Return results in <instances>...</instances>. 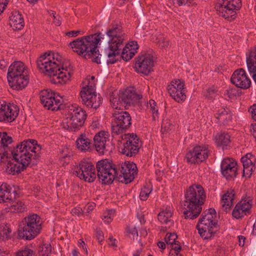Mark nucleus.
<instances>
[{
  "label": "nucleus",
  "mask_w": 256,
  "mask_h": 256,
  "mask_svg": "<svg viewBox=\"0 0 256 256\" xmlns=\"http://www.w3.org/2000/svg\"><path fill=\"white\" fill-rule=\"evenodd\" d=\"M106 34L109 38L108 46L104 49V54L107 56V63L114 64L118 60L121 54L122 58L127 62L132 59L138 48L137 42L132 41L126 44V34L120 24L111 26L107 30Z\"/></svg>",
  "instance_id": "f257e3e1"
},
{
  "label": "nucleus",
  "mask_w": 256,
  "mask_h": 256,
  "mask_svg": "<svg viewBox=\"0 0 256 256\" xmlns=\"http://www.w3.org/2000/svg\"><path fill=\"white\" fill-rule=\"evenodd\" d=\"M36 64L44 73L53 77L55 84H66L70 80L73 72V67L70 62L63 60L58 53L46 52L39 57Z\"/></svg>",
  "instance_id": "f03ea898"
},
{
  "label": "nucleus",
  "mask_w": 256,
  "mask_h": 256,
  "mask_svg": "<svg viewBox=\"0 0 256 256\" xmlns=\"http://www.w3.org/2000/svg\"><path fill=\"white\" fill-rule=\"evenodd\" d=\"M104 35L101 32H97L89 36H82L70 42L68 46L74 52L79 55L92 56L93 62L100 64V58L99 56L98 44H100Z\"/></svg>",
  "instance_id": "7ed1b4c3"
},
{
  "label": "nucleus",
  "mask_w": 256,
  "mask_h": 256,
  "mask_svg": "<svg viewBox=\"0 0 256 256\" xmlns=\"http://www.w3.org/2000/svg\"><path fill=\"white\" fill-rule=\"evenodd\" d=\"M206 194L203 187L198 184L190 186L185 194L184 202V214L186 218L190 220L196 218L202 210Z\"/></svg>",
  "instance_id": "20e7f679"
},
{
  "label": "nucleus",
  "mask_w": 256,
  "mask_h": 256,
  "mask_svg": "<svg viewBox=\"0 0 256 256\" xmlns=\"http://www.w3.org/2000/svg\"><path fill=\"white\" fill-rule=\"evenodd\" d=\"M42 150V146L34 139L24 140L14 148L11 151L14 159L20 162L24 166H27L32 160L39 156Z\"/></svg>",
  "instance_id": "39448f33"
},
{
  "label": "nucleus",
  "mask_w": 256,
  "mask_h": 256,
  "mask_svg": "<svg viewBox=\"0 0 256 256\" xmlns=\"http://www.w3.org/2000/svg\"><path fill=\"white\" fill-rule=\"evenodd\" d=\"M216 212L210 208L204 212L198 222L196 228L198 234L204 240H210L217 230Z\"/></svg>",
  "instance_id": "423d86ee"
},
{
  "label": "nucleus",
  "mask_w": 256,
  "mask_h": 256,
  "mask_svg": "<svg viewBox=\"0 0 256 256\" xmlns=\"http://www.w3.org/2000/svg\"><path fill=\"white\" fill-rule=\"evenodd\" d=\"M42 227L40 217L36 214H29L22 221L21 234L23 238L31 240L40 234Z\"/></svg>",
  "instance_id": "0eeeda50"
},
{
  "label": "nucleus",
  "mask_w": 256,
  "mask_h": 256,
  "mask_svg": "<svg viewBox=\"0 0 256 256\" xmlns=\"http://www.w3.org/2000/svg\"><path fill=\"white\" fill-rule=\"evenodd\" d=\"M242 5L240 0H217L215 8L220 16L232 20L236 18V11Z\"/></svg>",
  "instance_id": "6e6552de"
},
{
  "label": "nucleus",
  "mask_w": 256,
  "mask_h": 256,
  "mask_svg": "<svg viewBox=\"0 0 256 256\" xmlns=\"http://www.w3.org/2000/svg\"><path fill=\"white\" fill-rule=\"evenodd\" d=\"M98 176L102 184H112L116 177L118 176V171L112 164L108 160H102L96 164Z\"/></svg>",
  "instance_id": "1a4fd4ad"
},
{
  "label": "nucleus",
  "mask_w": 256,
  "mask_h": 256,
  "mask_svg": "<svg viewBox=\"0 0 256 256\" xmlns=\"http://www.w3.org/2000/svg\"><path fill=\"white\" fill-rule=\"evenodd\" d=\"M122 141V148L121 152L128 156L136 154L142 146V141L134 133H128L121 136Z\"/></svg>",
  "instance_id": "9d476101"
},
{
  "label": "nucleus",
  "mask_w": 256,
  "mask_h": 256,
  "mask_svg": "<svg viewBox=\"0 0 256 256\" xmlns=\"http://www.w3.org/2000/svg\"><path fill=\"white\" fill-rule=\"evenodd\" d=\"M210 150L207 146L196 145L192 148L188 150L184 160L190 164H199L204 162L208 157Z\"/></svg>",
  "instance_id": "9b49d317"
},
{
  "label": "nucleus",
  "mask_w": 256,
  "mask_h": 256,
  "mask_svg": "<svg viewBox=\"0 0 256 256\" xmlns=\"http://www.w3.org/2000/svg\"><path fill=\"white\" fill-rule=\"evenodd\" d=\"M80 95L82 103L88 108H97L102 102L101 98L96 94L94 82L84 86Z\"/></svg>",
  "instance_id": "f8f14e48"
},
{
  "label": "nucleus",
  "mask_w": 256,
  "mask_h": 256,
  "mask_svg": "<svg viewBox=\"0 0 256 256\" xmlns=\"http://www.w3.org/2000/svg\"><path fill=\"white\" fill-rule=\"evenodd\" d=\"M72 173L80 180L88 182H93L96 178L94 165L87 162H81L78 164L76 165Z\"/></svg>",
  "instance_id": "ddd939ff"
},
{
  "label": "nucleus",
  "mask_w": 256,
  "mask_h": 256,
  "mask_svg": "<svg viewBox=\"0 0 256 256\" xmlns=\"http://www.w3.org/2000/svg\"><path fill=\"white\" fill-rule=\"evenodd\" d=\"M114 121L112 128L113 133L119 134L122 133L131 125V116L130 114L126 111L114 112Z\"/></svg>",
  "instance_id": "4468645a"
},
{
  "label": "nucleus",
  "mask_w": 256,
  "mask_h": 256,
  "mask_svg": "<svg viewBox=\"0 0 256 256\" xmlns=\"http://www.w3.org/2000/svg\"><path fill=\"white\" fill-rule=\"evenodd\" d=\"M184 82L180 79L172 80L167 86L170 96L176 102H182L186 99V88Z\"/></svg>",
  "instance_id": "2eb2a0df"
},
{
  "label": "nucleus",
  "mask_w": 256,
  "mask_h": 256,
  "mask_svg": "<svg viewBox=\"0 0 256 256\" xmlns=\"http://www.w3.org/2000/svg\"><path fill=\"white\" fill-rule=\"evenodd\" d=\"M118 170L120 181L125 184L132 182L137 175L138 171L136 164L130 162H125L120 164Z\"/></svg>",
  "instance_id": "dca6fc26"
},
{
  "label": "nucleus",
  "mask_w": 256,
  "mask_h": 256,
  "mask_svg": "<svg viewBox=\"0 0 256 256\" xmlns=\"http://www.w3.org/2000/svg\"><path fill=\"white\" fill-rule=\"evenodd\" d=\"M154 66L153 56L146 54L140 55L136 58L134 68L137 72L148 75L152 70Z\"/></svg>",
  "instance_id": "f3484780"
},
{
  "label": "nucleus",
  "mask_w": 256,
  "mask_h": 256,
  "mask_svg": "<svg viewBox=\"0 0 256 256\" xmlns=\"http://www.w3.org/2000/svg\"><path fill=\"white\" fill-rule=\"evenodd\" d=\"M252 200L250 197L242 198L238 202L232 211V216L236 219H242L251 214Z\"/></svg>",
  "instance_id": "a211bd4d"
},
{
  "label": "nucleus",
  "mask_w": 256,
  "mask_h": 256,
  "mask_svg": "<svg viewBox=\"0 0 256 256\" xmlns=\"http://www.w3.org/2000/svg\"><path fill=\"white\" fill-rule=\"evenodd\" d=\"M18 114V109L16 106L0 102V122H12Z\"/></svg>",
  "instance_id": "6ab92c4d"
},
{
  "label": "nucleus",
  "mask_w": 256,
  "mask_h": 256,
  "mask_svg": "<svg viewBox=\"0 0 256 256\" xmlns=\"http://www.w3.org/2000/svg\"><path fill=\"white\" fill-rule=\"evenodd\" d=\"M230 79L234 84L242 89L249 88L251 84V80L243 68L236 70Z\"/></svg>",
  "instance_id": "aec40b11"
},
{
  "label": "nucleus",
  "mask_w": 256,
  "mask_h": 256,
  "mask_svg": "<svg viewBox=\"0 0 256 256\" xmlns=\"http://www.w3.org/2000/svg\"><path fill=\"white\" fill-rule=\"evenodd\" d=\"M238 164L232 158H224L220 164L221 172L226 179L234 178L236 176Z\"/></svg>",
  "instance_id": "412c9836"
},
{
  "label": "nucleus",
  "mask_w": 256,
  "mask_h": 256,
  "mask_svg": "<svg viewBox=\"0 0 256 256\" xmlns=\"http://www.w3.org/2000/svg\"><path fill=\"white\" fill-rule=\"evenodd\" d=\"M244 170L243 176L250 178L256 169V158L250 153L246 154L241 158Z\"/></svg>",
  "instance_id": "4be33fe9"
},
{
  "label": "nucleus",
  "mask_w": 256,
  "mask_h": 256,
  "mask_svg": "<svg viewBox=\"0 0 256 256\" xmlns=\"http://www.w3.org/2000/svg\"><path fill=\"white\" fill-rule=\"evenodd\" d=\"M121 94L122 102H124L126 107L138 104L142 98V96L137 94L131 88H127L124 91H120Z\"/></svg>",
  "instance_id": "5701e85b"
},
{
  "label": "nucleus",
  "mask_w": 256,
  "mask_h": 256,
  "mask_svg": "<svg viewBox=\"0 0 256 256\" xmlns=\"http://www.w3.org/2000/svg\"><path fill=\"white\" fill-rule=\"evenodd\" d=\"M214 117L217 123L224 126L232 122V113L229 108L222 106L216 110Z\"/></svg>",
  "instance_id": "b1692460"
},
{
  "label": "nucleus",
  "mask_w": 256,
  "mask_h": 256,
  "mask_svg": "<svg viewBox=\"0 0 256 256\" xmlns=\"http://www.w3.org/2000/svg\"><path fill=\"white\" fill-rule=\"evenodd\" d=\"M28 70L24 64L22 62H15L10 66L8 72V79L14 78L22 74H28Z\"/></svg>",
  "instance_id": "393cba45"
},
{
  "label": "nucleus",
  "mask_w": 256,
  "mask_h": 256,
  "mask_svg": "<svg viewBox=\"0 0 256 256\" xmlns=\"http://www.w3.org/2000/svg\"><path fill=\"white\" fill-rule=\"evenodd\" d=\"M174 214V208L172 206H167L158 215L160 222L166 224L168 228L174 226V222L172 220Z\"/></svg>",
  "instance_id": "a878e982"
},
{
  "label": "nucleus",
  "mask_w": 256,
  "mask_h": 256,
  "mask_svg": "<svg viewBox=\"0 0 256 256\" xmlns=\"http://www.w3.org/2000/svg\"><path fill=\"white\" fill-rule=\"evenodd\" d=\"M108 138V134L102 131L96 134L94 138V144L98 152L104 154L106 148V141Z\"/></svg>",
  "instance_id": "bb28decb"
},
{
  "label": "nucleus",
  "mask_w": 256,
  "mask_h": 256,
  "mask_svg": "<svg viewBox=\"0 0 256 256\" xmlns=\"http://www.w3.org/2000/svg\"><path fill=\"white\" fill-rule=\"evenodd\" d=\"M67 114L82 124H84L86 118V112L79 106H72L66 110Z\"/></svg>",
  "instance_id": "cd10ccee"
},
{
  "label": "nucleus",
  "mask_w": 256,
  "mask_h": 256,
  "mask_svg": "<svg viewBox=\"0 0 256 256\" xmlns=\"http://www.w3.org/2000/svg\"><path fill=\"white\" fill-rule=\"evenodd\" d=\"M246 64L248 70L256 84V46L246 54Z\"/></svg>",
  "instance_id": "c85d7f7f"
},
{
  "label": "nucleus",
  "mask_w": 256,
  "mask_h": 256,
  "mask_svg": "<svg viewBox=\"0 0 256 256\" xmlns=\"http://www.w3.org/2000/svg\"><path fill=\"white\" fill-rule=\"evenodd\" d=\"M76 142L77 149L82 152H88L91 150L92 140L86 134L80 135Z\"/></svg>",
  "instance_id": "c756f323"
},
{
  "label": "nucleus",
  "mask_w": 256,
  "mask_h": 256,
  "mask_svg": "<svg viewBox=\"0 0 256 256\" xmlns=\"http://www.w3.org/2000/svg\"><path fill=\"white\" fill-rule=\"evenodd\" d=\"M234 196V190L230 188L222 196L220 205L224 211L228 212L230 210L233 204Z\"/></svg>",
  "instance_id": "7c9ffc66"
},
{
  "label": "nucleus",
  "mask_w": 256,
  "mask_h": 256,
  "mask_svg": "<svg viewBox=\"0 0 256 256\" xmlns=\"http://www.w3.org/2000/svg\"><path fill=\"white\" fill-rule=\"evenodd\" d=\"M10 80L9 82H12V87L18 90L24 88L28 83V74H22Z\"/></svg>",
  "instance_id": "2f4dec72"
},
{
  "label": "nucleus",
  "mask_w": 256,
  "mask_h": 256,
  "mask_svg": "<svg viewBox=\"0 0 256 256\" xmlns=\"http://www.w3.org/2000/svg\"><path fill=\"white\" fill-rule=\"evenodd\" d=\"M10 25L14 30H20L24 26V20L22 15L18 12L12 13L10 16Z\"/></svg>",
  "instance_id": "473e14b6"
},
{
  "label": "nucleus",
  "mask_w": 256,
  "mask_h": 256,
  "mask_svg": "<svg viewBox=\"0 0 256 256\" xmlns=\"http://www.w3.org/2000/svg\"><path fill=\"white\" fill-rule=\"evenodd\" d=\"M66 118L64 120L62 128L70 132H76L79 130L83 126L81 123L76 122L70 116L66 114Z\"/></svg>",
  "instance_id": "72a5a7b5"
},
{
  "label": "nucleus",
  "mask_w": 256,
  "mask_h": 256,
  "mask_svg": "<svg viewBox=\"0 0 256 256\" xmlns=\"http://www.w3.org/2000/svg\"><path fill=\"white\" fill-rule=\"evenodd\" d=\"M12 142L11 136L6 132H0V162L6 154V148Z\"/></svg>",
  "instance_id": "f704fd0d"
},
{
  "label": "nucleus",
  "mask_w": 256,
  "mask_h": 256,
  "mask_svg": "<svg viewBox=\"0 0 256 256\" xmlns=\"http://www.w3.org/2000/svg\"><path fill=\"white\" fill-rule=\"evenodd\" d=\"M55 92L51 90H44L40 93V99L42 105L49 110L50 102L54 100Z\"/></svg>",
  "instance_id": "c9c22d12"
},
{
  "label": "nucleus",
  "mask_w": 256,
  "mask_h": 256,
  "mask_svg": "<svg viewBox=\"0 0 256 256\" xmlns=\"http://www.w3.org/2000/svg\"><path fill=\"white\" fill-rule=\"evenodd\" d=\"M110 102L112 106L114 109H122L126 107L124 102H122L120 92L118 93L116 91L112 92L110 95Z\"/></svg>",
  "instance_id": "e433bc0d"
},
{
  "label": "nucleus",
  "mask_w": 256,
  "mask_h": 256,
  "mask_svg": "<svg viewBox=\"0 0 256 256\" xmlns=\"http://www.w3.org/2000/svg\"><path fill=\"white\" fill-rule=\"evenodd\" d=\"M26 167V166H24V164L20 162L14 163L9 162L6 165V171L8 174L14 175L24 170Z\"/></svg>",
  "instance_id": "4c0bfd02"
},
{
  "label": "nucleus",
  "mask_w": 256,
  "mask_h": 256,
  "mask_svg": "<svg viewBox=\"0 0 256 256\" xmlns=\"http://www.w3.org/2000/svg\"><path fill=\"white\" fill-rule=\"evenodd\" d=\"M10 186L6 183L0 184V203L10 200Z\"/></svg>",
  "instance_id": "58836bf2"
},
{
  "label": "nucleus",
  "mask_w": 256,
  "mask_h": 256,
  "mask_svg": "<svg viewBox=\"0 0 256 256\" xmlns=\"http://www.w3.org/2000/svg\"><path fill=\"white\" fill-rule=\"evenodd\" d=\"M50 102V107L49 110H58L60 109V106L64 102V98L60 94L55 92L54 100H52Z\"/></svg>",
  "instance_id": "ea45409f"
},
{
  "label": "nucleus",
  "mask_w": 256,
  "mask_h": 256,
  "mask_svg": "<svg viewBox=\"0 0 256 256\" xmlns=\"http://www.w3.org/2000/svg\"><path fill=\"white\" fill-rule=\"evenodd\" d=\"M156 43L160 48H166L169 46V40L162 34H156Z\"/></svg>",
  "instance_id": "a19ab883"
},
{
  "label": "nucleus",
  "mask_w": 256,
  "mask_h": 256,
  "mask_svg": "<svg viewBox=\"0 0 256 256\" xmlns=\"http://www.w3.org/2000/svg\"><path fill=\"white\" fill-rule=\"evenodd\" d=\"M152 190V186L150 184H146V185L144 186L143 188L141 189V191L140 192V199L142 200H146L148 198L149 195L151 193Z\"/></svg>",
  "instance_id": "79ce46f5"
},
{
  "label": "nucleus",
  "mask_w": 256,
  "mask_h": 256,
  "mask_svg": "<svg viewBox=\"0 0 256 256\" xmlns=\"http://www.w3.org/2000/svg\"><path fill=\"white\" fill-rule=\"evenodd\" d=\"M9 208L12 212H22L25 210L26 207L22 202L18 201L13 202Z\"/></svg>",
  "instance_id": "37998d69"
},
{
  "label": "nucleus",
  "mask_w": 256,
  "mask_h": 256,
  "mask_svg": "<svg viewBox=\"0 0 256 256\" xmlns=\"http://www.w3.org/2000/svg\"><path fill=\"white\" fill-rule=\"evenodd\" d=\"M216 140L219 144L227 146L230 142V136L228 133L223 132L218 136Z\"/></svg>",
  "instance_id": "c03bdc74"
},
{
  "label": "nucleus",
  "mask_w": 256,
  "mask_h": 256,
  "mask_svg": "<svg viewBox=\"0 0 256 256\" xmlns=\"http://www.w3.org/2000/svg\"><path fill=\"white\" fill-rule=\"evenodd\" d=\"M11 230L6 226H0V240H8L10 236Z\"/></svg>",
  "instance_id": "a18cd8bd"
},
{
  "label": "nucleus",
  "mask_w": 256,
  "mask_h": 256,
  "mask_svg": "<svg viewBox=\"0 0 256 256\" xmlns=\"http://www.w3.org/2000/svg\"><path fill=\"white\" fill-rule=\"evenodd\" d=\"M115 211L114 210H104L102 216V219L105 223L110 222L114 217Z\"/></svg>",
  "instance_id": "49530a36"
},
{
  "label": "nucleus",
  "mask_w": 256,
  "mask_h": 256,
  "mask_svg": "<svg viewBox=\"0 0 256 256\" xmlns=\"http://www.w3.org/2000/svg\"><path fill=\"white\" fill-rule=\"evenodd\" d=\"M16 256H36V255L33 250L26 246L17 252Z\"/></svg>",
  "instance_id": "de8ad7c7"
},
{
  "label": "nucleus",
  "mask_w": 256,
  "mask_h": 256,
  "mask_svg": "<svg viewBox=\"0 0 256 256\" xmlns=\"http://www.w3.org/2000/svg\"><path fill=\"white\" fill-rule=\"evenodd\" d=\"M148 108L152 112L154 118L158 116V110L156 107V104L154 100H151L149 101L148 104Z\"/></svg>",
  "instance_id": "09e8293b"
},
{
  "label": "nucleus",
  "mask_w": 256,
  "mask_h": 256,
  "mask_svg": "<svg viewBox=\"0 0 256 256\" xmlns=\"http://www.w3.org/2000/svg\"><path fill=\"white\" fill-rule=\"evenodd\" d=\"M126 234L128 236L132 239L137 238L138 236V232L136 227L133 226H129L127 227L126 230Z\"/></svg>",
  "instance_id": "8fccbe9b"
},
{
  "label": "nucleus",
  "mask_w": 256,
  "mask_h": 256,
  "mask_svg": "<svg viewBox=\"0 0 256 256\" xmlns=\"http://www.w3.org/2000/svg\"><path fill=\"white\" fill-rule=\"evenodd\" d=\"M172 2L178 6H182L186 4L191 6L196 5L194 0H174Z\"/></svg>",
  "instance_id": "3c124183"
},
{
  "label": "nucleus",
  "mask_w": 256,
  "mask_h": 256,
  "mask_svg": "<svg viewBox=\"0 0 256 256\" xmlns=\"http://www.w3.org/2000/svg\"><path fill=\"white\" fill-rule=\"evenodd\" d=\"M52 246L50 244H44L40 248L39 254L42 256H48L52 252Z\"/></svg>",
  "instance_id": "603ef678"
},
{
  "label": "nucleus",
  "mask_w": 256,
  "mask_h": 256,
  "mask_svg": "<svg viewBox=\"0 0 256 256\" xmlns=\"http://www.w3.org/2000/svg\"><path fill=\"white\" fill-rule=\"evenodd\" d=\"M177 238V235L175 233H168L164 238L165 242L167 244H172L175 243Z\"/></svg>",
  "instance_id": "864d4df0"
},
{
  "label": "nucleus",
  "mask_w": 256,
  "mask_h": 256,
  "mask_svg": "<svg viewBox=\"0 0 256 256\" xmlns=\"http://www.w3.org/2000/svg\"><path fill=\"white\" fill-rule=\"evenodd\" d=\"M237 94V90L235 88H228L224 93V95L230 99L234 98Z\"/></svg>",
  "instance_id": "5fc2aeb1"
},
{
  "label": "nucleus",
  "mask_w": 256,
  "mask_h": 256,
  "mask_svg": "<svg viewBox=\"0 0 256 256\" xmlns=\"http://www.w3.org/2000/svg\"><path fill=\"white\" fill-rule=\"evenodd\" d=\"M71 213L74 216H80L83 215L84 212L80 207H76L71 210Z\"/></svg>",
  "instance_id": "6e6d98bb"
},
{
  "label": "nucleus",
  "mask_w": 256,
  "mask_h": 256,
  "mask_svg": "<svg viewBox=\"0 0 256 256\" xmlns=\"http://www.w3.org/2000/svg\"><path fill=\"white\" fill-rule=\"evenodd\" d=\"M96 236L98 242L100 243L104 240V235L100 229H96Z\"/></svg>",
  "instance_id": "4d7b16f0"
},
{
  "label": "nucleus",
  "mask_w": 256,
  "mask_h": 256,
  "mask_svg": "<svg viewBox=\"0 0 256 256\" xmlns=\"http://www.w3.org/2000/svg\"><path fill=\"white\" fill-rule=\"evenodd\" d=\"M84 32L80 30H72L66 32V36L70 37H76L78 36L79 34H83Z\"/></svg>",
  "instance_id": "13d9d810"
},
{
  "label": "nucleus",
  "mask_w": 256,
  "mask_h": 256,
  "mask_svg": "<svg viewBox=\"0 0 256 256\" xmlns=\"http://www.w3.org/2000/svg\"><path fill=\"white\" fill-rule=\"evenodd\" d=\"M170 245L172 246V249L170 250H174V252H178L180 253L182 248L178 241L176 242L175 243Z\"/></svg>",
  "instance_id": "bf43d9fd"
},
{
  "label": "nucleus",
  "mask_w": 256,
  "mask_h": 256,
  "mask_svg": "<svg viewBox=\"0 0 256 256\" xmlns=\"http://www.w3.org/2000/svg\"><path fill=\"white\" fill-rule=\"evenodd\" d=\"M248 111L251 114L252 118L256 121V104L251 106Z\"/></svg>",
  "instance_id": "052dcab7"
},
{
  "label": "nucleus",
  "mask_w": 256,
  "mask_h": 256,
  "mask_svg": "<svg viewBox=\"0 0 256 256\" xmlns=\"http://www.w3.org/2000/svg\"><path fill=\"white\" fill-rule=\"evenodd\" d=\"M9 0H0V14L4 12Z\"/></svg>",
  "instance_id": "680f3d73"
},
{
  "label": "nucleus",
  "mask_w": 256,
  "mask_h": 256,
  "mask_svg": "<svg viewBox=\"0 0 256 256\" xmlns=\"http://www.w3.org/2000/svg\"><path fill=\"white\" fill-rule=\"evenodd\" d=\"M70 152L67 148H64L62 150V158H70Z\"/></svg>",
  "instance_id": "e2e57ef3"
},
{
  "label": "nucleus",
  "mask_w": 256,
  "mask_h": 256,
  "mask_svg": "<svg viewBox=\"0 0 256 256\" xmlns=\"http://www.w3.org/2000/svg\"><path fill=\"white\" fill-rule=\"evenodd\" d=\"M78 246L80 248H82L86 254H88V250L86 248L85 242L82 240H79L78 241Z\"/></svg>",
  "instance_id": "0e129e2a"
},
{
  "label": "nucleus",
  "mask_w": 256,
  "mask_h": 256,
  "mask_svg": "<svg viewBox=\"0 0 256 256\" xmlns=\"http://www.w3.org/2000/svg\"><path fill=\"white\" fill-rule=\"evenodd\" d=\"M94 204H88L84 208V212L88 213L94 210Z\"/></svg>",
  "instance_id": "69168bd1"
},
{
  "label": "nucleus",
  "mask_w": 256,
  "mask_h": 256,
  "mask_svg": "<svg viewBox=\"0 0 256 256\" xmlns=\"http://www.w3.org/2000/svg\"><path fill=\"white\" fill-rule=\"evenodd\" d=\"M250 132L254 137L256 138V123L251 124Z\"/></svg>",
  "instance_id": "338daca9"
},
{
  "label": "nucleus",
  "mask_w": 256,
  "mask_h": 256,
  "mask_svg": "<svg viewBox=\"0 0 256 256\" xmlns=\"http://www.w3.org/2000/svg\"><path fill=\"white\" fill-rule=\"evenodd\" d=\"M0 256H10V252L0 248Z\"/></svg>",
  "instance_id": "774afa93"
}]
</instances>
